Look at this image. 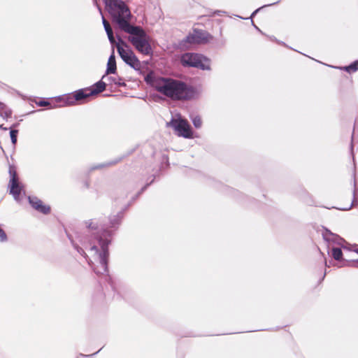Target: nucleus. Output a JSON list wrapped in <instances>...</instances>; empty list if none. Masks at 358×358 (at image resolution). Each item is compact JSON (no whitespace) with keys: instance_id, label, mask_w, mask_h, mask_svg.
Segmentation results:
<instances>
[{"instance_id":"f257e3e1","label":"nucleus","mask_w":358,"mask_h":358,"mask_svg":"<svg viewBox=\"0 0 358 358\" xmlns=\"http://www.w3.org/2000/svg\"><path fill=\"white\" fill-rule=\"evenodd\" d=\"M156 90L172 100H187L194 92L185 83L171 78H160L155 83Z\"/></svg>"},{"instance_id":"423d86ee","label":"nucleus","mask_w":358,"mask_h":358,"mask_svg":"<svg viewBox=\"0 0 358 358\" xmlns=\"http://www.w3.org/2000/svg\"><path fill=\"white\" fill-rule=\"evenodd\" d=\"M169 125L172 127L178 136L191 138L193 133L187 120L184 119H173Z\"/></svg>"},{"instance_id":"5701e85b","label":"nucleus","mask_w":358,"mask_h":358,"mask_svg":"<svg viewBox=\"0 0 358 358\" xmlns=\"http://www.w3.org/2000/svg\"><path fill=\"white\" fill-rule=\"evenodd\" d=\"M92 250H95V251H97V250H98V249H97L96 246H93V247L92 248Z\"/></svg>"},{"instance_id":"2eb2a0df","label":"nucleus","mask_w":358,"mask_h":358,"mask_svg":"<svg viewBox=\"0 0 358 358\" xmlns=\"http://www.w3.org/2000/svg\"><path fill=\"white\" fill-rule=\"evenodd\" d=\"M331 255L336 260H341L343 257V252L339 248H333L331 250Z\"/></svg>"},{"instance_id":"7ed1b4c3","label":"nucleus","mask_w":358,"mask_h":358,"mask_svg":"<svg viewBox=\"0 0 358 358\" xmlns=\"http://www.w3.org/2000/svg\"><path fill=\"white\" fill-rule=\"evenodd\" d=\"M124 32L130 35L128 37V41L138 52L145 55L152 53L149 36L141 27L132 25Z\"/></svg>"},{"instance_id":"f3484780","label":"nucleus","mask_w":358,"mask_h":358,"mask_svg":"<svg viewBox=\"0 0 358 358\" xmlns=\"http://www.w3.org/2000/svg\"><path fill=\"white\" fill-rule=\"evenodd\" d=\"M103 24L104 26L107 34L113 33V30L109 22L104 17H103Z\"/></svg>"},{"instance_id":"0eeeda50","label":"nucleus","mask_w":358,"mask_h":358,"mask_svg":"<svg viewBox=\"0 0 358 358\" xmlns=\"http://www.w3.org/2000/svg\"><path fill=\"white\" fill-rule=\"evenodd\" d=\"M84 89L76 90L72 93L64 95L61 100L67 106H75L78 103H83L87 99V94Z\"/></svg>"},{"instance_id":"39448f33","label":"nucleus","mask_w":358,"mask_h":358,"mask_svg":"<svg viewBox=\"0 0 358 358\" xmlns=\"http://www.w3.org/2000/svg\"><path fill=\"white\" fill-rule=\"evenodd\" d=\"M116 48L120 57L126 64L134 69L141 68L139 59L121 38H118V43L116 45Z\"/></svg>"},{"instance_id":"9b49d317","label":"nucleus","mask_w":358,"mask_h":358,"mask_svg":"<svg viewBox=\"0 0 358 358\" xmlns=\"http://www.w3.org/2000/svg\"><path fill=\"white\" fill-rule=\"evenodd\" d=\"M106 90V83L102 82L101 80L97 82L94 85V89L84 88V90L86 92L85 94H87V99L94 94H97L103 92Z\"/></svg>"},{"instance_id":"6e6552de","label":"nucleus","mask_w":358,"mask_h":358,"mask_svg":"<svg viewBox=\"0 0 358 358\" xmlns=\"http://www.w3.org/2000/svg\"><path fill=\"white\" fill-rule=\"evenodd\" d=\"M8 172L10 176V180L9 181L10 194H11L15 199H17L22 190V187L20 184L15 167L13 165H10Z\"/></svg>"},{"instance_id":"dca6fc26","label":"nucleus","mask_w":358,"mask_h":358,"mask_svg":"<svg viewBox=\"0 0 358 358\" xmlns=\"http://www.w3.org/2000/svg\"><path fill=\"white\" fill-rule=\"evenodd\" d=\"M343 69L348 73L355 72L358 70V60L348 66H345Z\"/></svg>"},{"instance_id":"f8f14e48","label":"nucleus","mask_w":358,"mask_h":358,"mask_svg":"<svg viewBox=\"0 0 358 358\" xmlns=\"http://www.w3.org/2000/svg\"><path fill=\"white\" fill-rule=\"evenodd\" d=\"M108 242L103 241L101 243V248L103 252L99 255L100 263L104 271H106L107 268L108 258L109 255L108 250Z\"/></svg>"},{"instance_id":"4468645a","label":"nucleus","mask_w":358,"mask_h":358,"mask_svg":"<svg viewBox=\"0 0 358 358\" xmlns=\"http://www.w3.org/2000/svg\"><path fill=\"white\" fill-rule=\"evenodd\" d=\"M0 115L8 117L12 115V110L3 103L0 102Z\"/></svg>"},{"instance_id":"4be33fe9","label":"nucleus","mask_w":358,"mask_h":358,"mask_svg":"<svg viewBox=\"0 0 358 358\" xmlns=\"http://www.w3.org/2000/svg\"><path fill=\"white\" fill-rule=\"evenodd\" d=\"M351 206H352V204L350 203V204L349 205V206H348V207H346V208H342L341 209H342V210H348V209H350Z\"/></svg>"},{"instance_id":"9d476101","label":"nucleus","mask_w":358,"mask_h":358,"mask_svg":"<svg viewBox=\"0 0 358 358\" xmlns=\"http://www.w3.org/2000/svg\"><path fill=\"white\" fill-rule=\"evenodd\" d=\"M29 201L33 208L43 214L48 215L51 211L50 206L44 204V203L37 197L29 196Z\"/></svg>"},{"instance_id":"f03ea898","label":"nucleus","mask_w":358,"mask_h":358,"mask_svg":"<svg viewBox=\"0 0 358 358\" xmlns=\"http://www.w3.org/2000/svg\"><path fill=\"white\" fill-rule=\"evenodd\" d=\"M106 8L111 15L113 22H116L123 31L132 25L129 23L131 13L122 0H103Z\"/></svg>"},{"instance_id":"6ab92c4d","label":"nucleus","mask_w":358,"mask_h":358,"mask_svg":"<svg viewBox=\"0 0 358 358\" xmlns=\"http://www.w3.org/2000/svg\"><path fill=\"white\" fill-rule=\"evenodd\" d=\"M17 130H11L10 132L12 143L15 145L17 142Z\"/></svg>"},{"instance_id":"1a4fd4ad","label":"nucleus","mask_w":358,"mask_h":358,"mask_svg":"<svg viewBox=\"0 0 358 358\" xmlns=\"http://www.w3.org/2000/svg\"><path fill=\"white\" fill-rule=\"evenodd\" d=\"M212 37L207 32L194 30L186 38V42L190 44H201L207 43Z\"/></svg>"},{"instance_id":"aec40b11","label":"nucleus","mask_w":358,"mask_h":358,"mask_svg":"<svg viewBox=\"0 0 358 358\" xmlns=\"http://www.w3.org/2000/svg\"><path fill=\"white\" fill-rule=\"evenodd\" d=\"M107 35H108V39H109L110 43L114 44L115 43V38L113 36V32L110 33L109 34H107Z\"/></svg>"},{"instance_id":"ddd939ff","label":"nucleus","mask_w":358,"mask_h":358,"mask_svg":"<svg viewBox=\"0 0 358 358\" xmlns=\"http://www.w3.org/2000/svg\"><path fill=\"white\" fill-rule=\"evenodd\" d=\"M116 69H117L116 62H115V57L114 51H113V54L110 56L108 61L106 73L108 74L115 73L116 71Z\"/></svg>"},{"instance_id":"a211bd4d","label":"nucleus","mask_w":358,"mask_h":358,"mask_svg":"<svg viewBox=\"0 0 358 358\" xmlns=\"http://www.w3.org/2000/svg\"><path fill=\"white\" fill-rule=\"evenodd\" d=\"M192 122H193L194 126L196 128H199L202 125V120H201V117L199 116L194 117L192 120Z\"/></svg>"},{"instance_id":"412c9836","label":"nucleus","mask_w":358,"mask_h":358,"mask_svg":"<svg viewBox=\"0 0 358 358\" xmlns=\"http://www.w3.org/2000/svg\"><path fill=\"white\" fill-rule=\"evenodd\" d=\"M36 103L39 106H48L50 105V103L46 101H40L37 102Z\"/></svg>"},{"instance_id":"20e7f679","label":"nucleus","mask_w":358,"mask_h":358,"mask_svg":"<svg viewBox=\"0 0 358 358\" xmlns=\"http://www.w3.org/2000/svg\"><path fill=\"white\" fill-rule=\"evenodd\" d=\"M181 63L183 66L195 67L202 70H209L210 59L197 53H185L181 57Z\"/></svg>"}]
</instances>
